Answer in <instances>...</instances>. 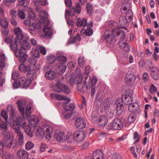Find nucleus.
I'll return each instance as SVG.
<instances>
[{
  "label": "nucleus",
  "mask_w": 159,
  "mask_h": 159,
  "mask_svg": "<svg viewBox=\"0 0 159 159\" xmlns=\"http://www.w3.org/2000/svg\"><path fill=\"white\" fill-rule=\"evenodd\" d=\"M135 80V78L134 76L131 75H126V81L129 85L132 86Z\"/></svg>",
  "instance_id": "nucleus-35"
},
{
  "label": "nucleus",
  "mask_w": 159,
  "mask_h": 159,
  "mask_svg": "<svg viewBox=\"0 0 159 159\" xmlns=\"http://www.w3.org/2000/svg\"><path fill=\"white\" fill-rule=\"evenodd\" d=\"M93 25L92 22H90L87 25V29H85L84 28L82 29L80 31L81 33L85 34L88 36H90L93 34V31L91 29Z\"/></svg>",
  "instance_id": "nucleus-13"
},
{
  "label": "nucleus",
  "mask_w": 159,
  "mask_h": 159,
  "mask_svg": "<svg viewBox=\"0 0 159 159\" xmlns=\"http://www.w3.org/2000/svg\"><path fill=\"white\" fill-rule=\"evenodd\" d=\"M136 118L135 114L134 113H131L128 116V121L129 123H132L135 120Z\"/></svg>",
  "instance_id": "nucleus-50"
},
{
  "label": "nucleus",
  "mask_w": 159,
  "mask_h": 159,
  "mask_svg": "<svg viewBox=\"0 0 159 159\" xmlns=\"http://www.w3.org/2000/svg\"><path fill=\"white\" fill-rule=\"evenodd\" d=\"M28 13L30 19L32 20H34L36 16L35 15L32 9L30 8L28 10Z\"/></svg>",
  "instance_id": "nucleus-56"
},
{
  "label": "nucleus",
  "mask_w": 159,
  "mask_h": 159,
  "mask_svg": "<svg viewBox=\"0 0 159 159\" xmlns=\"http://www.w3.org/2000/svg\"><path fill=\"white\" fill-rule=\"evenodd\" d=\"M48 13L44 11H42L40 12L39 16L41 18V19L43 20L46 19L48 17Z\"/></svg>",
  "instance_id": "nucleus-51"
},
{
  "label": "nucleus",
  "mask_w": 159,
  "mask_h": 159,
  "mask_svg": "<svg viewBox=\"0 0 159 159\" xmlns=\"http://www.w3.org/2000/svg\"><path fill=\"white\" fill-rule=\"evenodd\" d=\"M87 20L85 18H78L76 21V25L78 27H85L87 25Z\"/></svg>",
  "instance_id": "nucleus-33"
},
{
  "label": "nucleus",
  "mask_w": 159,
  "mask_h": 159,
  "mask_svg": "<svg viewBox=\"0 0 159 159\" xmlns=\"http://www.w3.org/2000/svg\"><path fill=\"white\" fill-rule=\"evenodd\" d=\"M85 136L86 134L83 131H76L73 135L71 132L70 131L67 133L66 139L69 143L71 142L72 140H74L76 142L79 143L84 140Z\"/></svg>",
  "instance_id": "nucleus-1"
},
{
  "label": "nucleus",
  "mask_w": 159,
  "mask_h": 159,
  "mask_svg": "<svg viewBox=\"0 0 159 159\" xmlns=\"http://www.w3.org/2000/svg\"><path fill=\"white\" fill-rule=\"evenodd\" d=\"M17 155L19 159H28L29 156L28 152L22 149L19 150L17 151Z\"/></svg>",
  "instance_id": "nucleus-17"
},
{
  "label": "nucleus",
  "mask_w": 159,
  "mask_h": 159,
  "mask_svg": "<svg viewBox=\"0 0 159 159\" xmlns=\"http://www.w3.org/2000/svg\"><path fill=\"white\" fill-rule=\"evenodd\" d=\"M110 105L109 101L108 100V99L104 100L103 104L104 109L106 110H107L110 107Z\"/></svg>",
  "instance_id": "nucleus-54"
},
{
  "label": "nucleus",
  "mask_w": 159,
  "mask_h": 159,
  "mask_svg": "<svg viewBox=\"0 0 159 159\" xmlns=\"http://www.w3.org/2000/svg\"><path fill=\"white\" fill-rule=\"evenodd\" d=\"M83 80L82 76H75V78H72L70 79V83L71 85L75 83H77V86L78 85H81Z\"/></svg>",
  "instance_id": "nucleus-29"
},
{
  "label": "nucleus",
  "mask_w": 159,
  "mask_h": 159,
  "mask_svg": "<svg viewBox=\"0 0 159 159\" xmlns=\"http://www.w3.org/2000/svg\"><path fill=\"white\" fill-rule=\"evenodd\" d=\"M15 34L17 36L16 37H18L19 39H20L25 37L23 36L22 33V30L20 28H16L14 29Z\"/></svg>",
  "instance_id": "nucleus-40"
},
{
  "label": "nucleus",
  "mask_w": 159,
  "mask_h": 159,
  "mask_svg": "<svg viewBox=\"0 0 159 159\" xmlns=\"http://www.w3.org/2000/svg\"><path fill=\"white\" fill-rule=\"evenodd\" d=\"M32 107V106L31 104L29 105H28L26 107L25 111V115L27 117H29L31 114V110Z\"/></svg>",
  "instance_id": "nucleus-49"
},
{
  "label": "nucleus",
  "mask_w": 159,
  "mask_h": 159,
  "mask_svg": "<svg viewBox=\"0 0 159 159\" xmlns=\"http://www.w3.org/2000/svg\"><path fill=\"white\" fill-rule=\"evenodd\" d=\"M70 99L67 98L66 102H63V108L65 111H71L75 108V106L73 104H70L69 105H68V102H70Z\"/></svg>",
  "instance_id": "nucleus-18"
},
{
  "label": "nucleus",
  "mask_w": 159,
  "mask_h": 159,
  "mask_svg": "<svg viewBox=\"0 0 159 159\" xmlns=\"http://www.w3.org/2000/svg\"><path fill=\"white\" fill-rule=\"evenodd\" d=\"M139 106L137 102H133L130 104L129 107V110L130 111H136Z\"/></svg>",
  "instance_id": "nucleus-39"
},
{
  "label": "nucleus",
  "mask_w": 159,
  "mask_h": 159,
  "mask_svg": "<svg viewBox=\"0 0 159 159\" xmlns=\"http://www.w3.org/2000/svg\"><path fill=\"white\" fill-rule=\"evenodd\" d=\"M65 63L63 62L61 63L60 62L59 63H58L57 65V67H58V69H57L58 71L61 73H63L65 72L66 68V67Z\"/></svg>",
  "instance_id": "nucleus-37"
},
{
  "label": "nucleus",
  "mask_w": 159,
  "mask_h": 159,
  "mask_svg": "<svg viewBox=\"0 0 159 159\" xmlns=\"http://www.w3.org/2000/svg\"><path fill=\"white\" fill-rule=\"evenodd\" d=\"M109 27L111 28L112 30L111 31L116 32L118 31L119 28V26L118 25V23L113 20H111L108 23Z\"/></svg>",
  "instance_id": "nucleus-25"
},
{
  "label": "nucleus",
  "mask_w": 159,
  "mask_h": 159,
  "mask_svg": "<svg viewBox=\"0 0 159 159\" xmlns=\"http://www.w3.org/2000/svg\"><path fill=\"white\" fill-rule=\"evenodd\" d=\"M122 100L127 105L130 104L133 101L132 97L129 95H124L122 97Z\"/></svg>",
  "instance_id": "nucleus-32"
},
{
  "label": "nucleus",
  "mask_w": 159,
  "mask_h": 159,
  "mask_svg": "<svg viewBox=\"0 0 159 159\" xmlns=\"http://www.w3.org/2000/svg\"><path fill=\"white\" fill-rule=\"evenodd\" d=\"M43 128L44 134H46V137L49 139L52 137L51 134L53 130L52 127L46 124H44L43 125Z\"/></svg>",
  "instance_id": "nucleus-15"
},
{
  "label": "nucleus",
  "mask_w": 159,
  "mask_h": 159,
  "mask_svg": "<svg viewBox=\"0 0 159 159\" xmlns=\"http://www.w3.org/2000/svg\"><path fill=\"white\" fill-rule=\"evenodd\" d=\"M125 17L126 18H128L129 22H130L132 20L133 16V14L132 11L130 10H128L126 12Z\"/></svg>",
  "instance_id": "nucleus-44"
},
{
  "label": "nucleus",
  "mask_w": 159,
  "mask_h": 159,
  "mask_svg": "<svg viewBox=\"0 0 159 159\" xmlns=\"http://www.w3.org/2000/svg\"><path fill=\"white\" fill-rule=\"evenodd\" d=\"M56 76V73L52 70L47 71L45 75V78L47 80H54Z\"/></svg>",
  "instance_id": "nucleus-23"
},
{
  "label": "nucleus",
  "mask_w": 159,
  "mask_h": 159,
  "mask_svg": "<svg viewBox=\"0 0 159 159\" xmlns=\"http://www.w3.org/2000/svg\"><path fill=\"white\" fill-rule=\"evenodd\" d=\"M34 129L36 132V133L41 136L44 134V131L43 128V125L42 127H40L38 126H36L34 127Z\"/></svg>",
  "instance_id": "nucleus-38"
},
{
  "label": "nucleus",
  "mask_w": 159,
  "mask_h": 159,
  "mask_svg": "<svg viewBox=\"0 0 159 159\" xmlns=\"http://www.w3.org/2000/svg\"><path fill=\"white\" fill-rule=\"evenodd\" d=\"M27 76L29 80H32L35 79L37 76V74L35 70L32 69L29 70L27 72Z\"/></svg>",
  "instance_id": "nucleus-26"
},
{
  "label": "nucleus",
  "mask_w": 159,
  "mask_h": 159,
  "mask_svg": "<svg viewBox=\"0 0 159 159\" xmlns=\"http://www.w3.org/2000/svg\"><path fill=\"white\" fill-rule=\"evenodd\" d=\"M129 2H127L125 3H124V5H123L121 8V13H126L125 11H126L127 9V6H129Z\"/></svg>",
  "instance_id": "nucleus-55"
},
{
  "label": "nucleus",
  "mask_w": 159,
  "mask_h": 159,
  "mask_svg": "<svg viewBox=\"0 0 159 159\" xmlns=\"http://www.w3.org/2000/svg\"><path fill=\"white\" fill-rule=\"evenodd\" d=\"M50 97L52 98H55L56 99L60 101H66L67 100V98L66 97L56 93L51 94Z\"/></svg>",
  "instance_id": "nucleus-36"
},
{
  "label": "nucleus",
  "mask_w": 159,
  "mask_h": 159,
  "mask_svg": "<svg viewBox=\"0 0 159 159\" xmlns=\"http://www.w3.org/2000/svg\"><path fill=\"white\" fill-rule=\"evenodd\" d=\"M0 24L1 26L4 28H7L8 27V22L5 18H2L1 20Z\"/></svg>",
  "instance_id": "nucleus-47"
},
{
  "label": "nucleus",
  "mask_w": 159,
  "mask_h": 159,
  "mask_svg": "<svg viewBox=\"0 0 159 159\" xmlns=\"http://www.w3.org/2000/svg\"><path fill=\"white\" fill-rule=\"evenodd\" d=\"M116 34L117 36H119L120 35L121 40H120L125 41L124 39L125 38V35L122 30H119L118 31H116Z\"/></svg>",
  "instance_id": "nucleus-57"
},
{
  "label": "nucleus",
  "mask_w": 159,
  "mask_h": 159,
  "mask_svg": "<svg viewBox=\"0 0 159 159\" xmlns=\"http://www.w3.org/2000/svg\"><path fill=\"white\" fill-rule=\"evenodd\" d=\"M93 80L88 81V84H87V89H90L91 88V94L92 96H93L96 92L95 85L97 80L96 77H93Z\"/></svg>",
  "instance_id": "nucleus-8"
},
{
  "label": "nucleus",
  "mask_w": 159,
  "mask_h": 159,
  "mask_svg": "<svg viewBox=\"0 0 159 159\" xmlns=\"http://www.w3.org/2000/svg\"><path fill=\"white\" fill-rule=\"evenodd\" d=\"M103 154L102 151L99 150L95 151L93 153V159H103Z\"/></svg>",
  "instance_id": "nucleus-27"
},
{
  "label": "nucleus",
  "mask_w": 159,
  "mask_h": 159,
  "mask_svg": "<svg viewBox=\"0 0 159 159\" xmlns=\"http://www.w3.org/2000/svg\"><path fill=\"white\" fill-rule=\"evenodd\" d=\"M29 26V30L31 32L34 31L37 28V25L34 23H32V24L30 23Z\"/></svg>",
  "instance_id": "nucleus-58"
},
{
  "label": "nucleus",
  "mask_w": 159,
  "mask_h": 159,
  "mask_svg": "<svg viewBox=\"0 0 159 159\" xmlns=\"http://www.w3.org/2000/svg\"><path fill=\"white\" fill-rule=\"evenodd\" d=\"M107 118L105 116H99L98 119V124L101 126H105L107 123Z\"/></svg>",
  "instance_id": "nucleus-24"
},
{
  "label": "nucleus",
  "mask_w": 159,
  "mask_h": 159,
  "mask_svg": "<svg viewBox=\"0 0 159 159\" xmlns=\"http://www.w3.org/2000/svg\"><path fill=\"white\" fill-rule=\"evenodd\" d=\"M75 124L78 129H82L86 126V123L82 117H79L76 119Z\"/></svg>",
  "instance_id": "nucleus-14"
},
{
  "label": "nucleus",
  "mask_w": 159,
  "mask_h": 159,
  "mask_svg": "<svg viewBox=\"0 0 159 159\" xmlns=\"http://www.w3.org/2000/svg\"><path fill=\"white\" fill-rule=\"evenodd\" d=\"M19 110L23 117L25 116L24 110L26 102L24 100H19L17 102Z\"/></svg>",
  "instance_id": "nucleus-12"
},
{
  "label": "nucleus",
  "mask_w": 159,
  "mask_h": 159,
  "mask_svg": "<svg viewBox=\"0 0 159 159\" xmlns=\"http://www.w3.org/2000/svg\"><path fill=\"white\" fill-rule=\"evenodd\" d=\"M81 9L80 5L79 3H77L76 6L75 8H70V10H67L65 11V16L66 18L67 16H74L76 12L79 14L81 12Z\"/></svg>",
  "instance_id": "nucleus-5"
},
{
  "label": "nucleus",
  "mask_w": 159,
  "mask_h": 159,
  "mask_svg": "<svg viewBox=\"0 0 159 159\" xmlns=\"http://www.w3.org/2000/svg\"><path fill=\"white\" fill-rule=\"evenodd\" d=\"M5 59V56L3 54L0 52V86H2L4 82V80L1 78L2 75V68L5 66L4 61Z\"/></svg>",
  "instance_id": "nucleus-9"
},
{
  "label": "nucleus",
  "mask_w": 159,
  "mask_h": 159,
  "mask_svg": "<svg viewBox=\"0 0 159 159\" xmlns=\"http://www.w3.org/2000/svg\"><path fill=\"white\" fill-rule=\"evenodd\" d=\"M120 155L118 153H114L112 155V159H121Z\"/></svg>",
  "instance_id": "nucleus-63"
},
{
  "label": "nucleus",
  "mask_w": 159,
  "mask_h": 159,
  "mask_svg": "<svg viewBox=\"0 0 159 159\" xmlns=\"http://www.w3.org/2000/svg\"><path fill=\"white\" fill-rule=\"evenodd\" d=\"M116 110L117 114L118 115L121 114L124 110V107L123 104H120L119 103L117 104L116 107Z\"/></svg>",
  "instance_id": "nucleus-48"
},
{
  "label": "nucleus",
  "mask_w": 159,
  "mask_h": 159,
  "mask_svg": "<svg viewBox=\"0 0 159 159\" xmlns=\"http://www.w3.org/2000/svg\"><path fill=\"white\" fill-rule=\"evenodd\" d=\"M18 125L19 129H20V127L23 125V127L24 131L26 134L30 137H32L33 136L32 133L31 131V129L30 126L27 124L25 121V116L22 117H18L17 118V122L14 125Z\"/></svg>",
  "instance_id": "nucleus-3"
},
{
  "label": "nucleus",
  "mask_w": 159,
  "mask_h": 159,
  "mask_svg": "<svg viewBox=\"0 0 159 159\" xmlns=\"http://www.w3.org/2000/svg\"><path fill=\"white\" fill-rule=\"evenodd\" d=\"M36 48L39 50L40 52L43 55H45L47 53V50L44 47L41 45H38Z\"/></svg>",
  "instance_id": "nucleus-52"
},
{
  "label": "nucleus",
  "mask_w": 159,
  "mask_h": 159,
  "mask_svg": "<svg viewBox=\"0 0 159 159\" xmlns=\"http://www.w3.org/2000/svg\"><path fill=\"white\" fill-rule=\"evenodd\" d=\"M34 146V144L32 142L28 141L25 144V147L27 150H30L33 148Z\"/></svg>",
  "instance_id": "nucleus-53"
},
{
  "label": "nucleus",
  "mask_w": 159,
  "mask_h": 159,
  "mask_svg": "<svg viewBox=\"0 0 159 159\" xmlns=\"http://www.w3.org/2000/svg\"><path fill=\"white\" fill-rule=\"evenodd\" d=\"M7 120H2L0 118V127L4 129L2 132V134L6 138H9L11 137L12 134L9 131L7 127Z\"/></svg>",
  "instance_id": "nucleus-4"
},
{
  "label": "nucleus",
  "mask_w": 159,
  "mask_h": 159,
  "mask_svg": "<svg viewBox=\"0 0 159 159\" xmlns=\"http://www.w3.org/2000/svg\"><path fill=\"white\" fill-rule=\"evenodd\" d=\"M12 128L15 130V132L17 134L18 137V143L20 145H22L24 143V136L23 133L19 129L18 125H11Z\"/></svg>",
  "instance_id": "nucleus-10"
},
{
  "label": "nucleus",
  "mask_w": 159,
  "mask_h": 159,
  "mask_svg": "<svg viewBox=\"0 0 159 159\" xmlns=\"http://www.w3.org/2000/svg\"><path fill=\"white\" fill-rule=\"evenodd\" d=\"M120 48L125 52H129L130 50V47L129 44L125 41L120 40L119 43Z\"/></svg>",
  "instance_id": "nucleus-22"
},
{
  "label": "nucleus",
  "mask_w": 159,
  "mask_h": 159,
  "mask_svg": "<svg viewBox=\"0 0 159 159\" xmlns=\"http://www.w3.org/2000/svg\"><path fill=\"white\" fill-rule=\"evenodd\" d=\"M149 91L152 94H153L157 92V89L154 85L152 84L150 88Z\"/></svg>",
  "instance_id": "nucleus-61"
},
{
  "label": "nucleus",
  "mask_w": 159,
  "mask_h": 159,
  "mask_svg": "<svg viewBox=\"0 0 159 159\" xmlns=\"http://www.w3.org/2000/svg\"><path fill=\"white\" fill-rule=\"evenodd\" d=\"M39 121V118L35 116H34L30 117L29 123L31 126L34 127L36 125Z\"/></svg>",
  "instance_id": "nucleus-31"
},
{
  "label": "nucleus",
  "mask_w": 159,
  "mask_h": 159,
  "mask_svg": "<svg viewBox=\"0 0 159 159\" xmlns=\"http://www.w3.org/2000/svg\"><path fill=\"white\" fill-rule=\"evenodd\" d=\"M90 68V67L89 66H86L85 68L84 75V79L85 80V81H84L85 84L86 82L87 83L88 81L93 80L91 79L90 76L89 75H88V74L89 73Z\"/></svg>",
  "instance_id": "nucleus-34"
},
{
  "label": "nucleus",
  "mask_w": 159,
  "mask_h": 159,
  "mask_svg": "<svg viewBox=\"0 0 159 159\" xmlns=\"http://www.w3.org/2000/svg\"><path fill=\"white\" fill-rule=\"evenodd\" d=\"M63 114L65 118L68 119L70 117L71 115V112L65 111Z\"/></svg>",
  "instance_id": "nucleus-64"
},
{
  "label": "nucleus",
  "mask_w": 159,
  "mask_h": 159,
  "mask_svg": "<svg viewBox=\"0 0 159 159\" xmlns=\"http://www.w3.org/2000/svg\"><path fill=\"white\" fill-rule=\"evenodd\" d=\"M19 76V74L17 71H15L13 72L11 77L13 80H16Z\"/></svg>",
  "instance_id": "nucleus-60"
},
{
  "label": "nucleus",
  "mask_w": 159,
  "mask_h": 159,
  "mask_svg": "<svg viewBox=\"0 0 159 159\" xmlns=\"http://www.w3.org/2000/svg\"><path fill=\"white\" fill-rule=\"evenodd\" d=\"M84 81H85V79H84V84L86 85V88H85L84 86H83L82 85V84H81V85H78V86H77L78 90L81 92L83 93H85L86 92L87 89H87L86 84H88V82H86L85 84Z\"/></svg>",
  "instance_id": "nucleus-46"
},
{
  "label": "nucleus",
  "mask_w": 159,
  "mask_h": 159,
  "mask_svg": "<svg viewBox=\"0 0 159 159\" xmlns=\"http://www.w3.org/2000/svg\"><path fill=\"white\" fill-rule=\"evenodd\" d=\"M16 57H18L19 61L21 62H24L28 57L27 55L22 50H20L18 53L15 55Z\"/></svg>",
  "instance_id": "nucleus-19"
},
{
  "label": "nucleus",
  "mask_w": 159,
  "mask_h": 159,
  "mask_svg": "<svg viewBox=\"0 0 159 159\" xmlns=\"http://www.w3.org/2000/svg\"><path fill=\"white\" fill-rule=\"evenodd\" d=\"M78 61L80 67L83 68L86 61L84 57L82 56H80L78 59Z\"/></svg>",
  "instance_id": "nucleus-43"
},
{
  "label": "nucleus",
  "mask_w": 159,
  "mask_h": 159,
  "mask_svg": "<svg viewBox=\"0 0 159 159\" xmlns=\"http://www.w3.org/2000/svg\"><path fill=\"white\" fill-rule=\"evenodd\" d=\"M115 32L112 31H106L104 33V38L106 42L111 44L114 41H116L114 34Z\"/></svg>",
  "instance_id": "nucleus-11"
},
{
  "label": "nucleus",
  "mask_w": 159,
  "mask_h": 159,
  "mask_svg": "<svg viewBox=\"0 0 159 159\" xmlns=\"http://www.w3.org/2000/svg\"><path fill=\"white\" fill-rule=\"evenodd\" d=\"M1 156L3 159H11L12 156L8 152H4L3 150L0 152Z\"/></svg>",
  "instance_id": "nucleus-41"
},
{
  "label": "nucleus",
  "mask_w": 159,
  "mask_h": 159,
  "mask_svg": "<svg viewBox=\"0 0 159 159\" xmlns=\"http://www.w3.org/2000/svg\"><path fill=\"white\" fill-rule=\"evenodd\" d=\"M43 30L45 33V35L48 36H50L52 33V29L47 26H45L43 28Z\"/></svg>",
  "instance_id": "nucleus-45"
},
{
  "label": "nucleus",
  "mask_w": 159,
  "mask_h": 159,
  "mask_svg": "<svg viewBox=\"0 0 159 159\" xmlns=\"http://www.w3.org/2000/svg\"><path fill=\"white\" fill-rule=\"evenodd\" d=\"M65 137L64 134L62 132H60L57 134L56 139L57 141L59 142H62L64 140Z\"/></svg>",
  "instance_id": "nucleus-42"
},
{
  "label": "nucleus",
  "mask_w": 159,
  "mask_h": 159,
  "mask_svg": "<svg viewBox=\"0 0 159 159\" xmlns=\"http://www.w3.org/2000/svg\"><path fill=\"white\" fill-rule=\"evenodd\" d=\"M18 83L19 85L27 88L31 84V80L25 77H22L20 79Z\"/></svg>",
  "instance_id": "nucleus-16"
},
{
  "label": "nucleus",
  "mask_w": 159,
  "mask_h": 159,
  "mask_svg": "<svg viewBox=\"0 0 159 159\" xmlns=\"http://www.w3.org/2000/svg\"><path fill=\"white\" fill-rule=\"evenodd\" d=\"M56 82L55 84L51 86L53 90L58 93L63 92L66 94H69L70 90L68 87L62 84L61 80L59 79L56 80Z\"/></svg>",
  "instance_id": "nucleus-2"
},
{
  "label": "nucleus",
  "mask_w": 159,
  "mask_h": 159,
  "mask_svg": "<svg viewBox=\"0 0 159 159\" xmlns=\"http://www.w3.org/2000/svg\"><path fill=\"white\" fill-rule=\"evenodd\" d=\"M109 129L119 130L123 127V124L121 120L118 119H116L108 125Z\"/></svg>",
  "instance_id": "nucleus-7"
},
{
  "label": "nucleus",
  "mask_w": 159,
  "mask_h": 159,
  "mask_svg": "<svg viewBox=\"0 0 159 159\" xmlns=\"http://www.w3.org/2000/svg\"><path fill=\"white\" fill-rule=\"evenodd\" d=\"M56 58L57 61L63 63H66L67 61V58L65 56V54L61 51L57 52Z\"/></svg>",
  "instance_id": "nucleus-20"
},
{
  "label": "nucleus",
  "mask_w": 159,
  "mask_h": 159,
  "mask_svg": "<svg viewBox=\"0 0 159 159\" xmlns=\"http://www.w3.org/2000/svg\"><path fill=\"white\" fill-rule=\"evenodd\" d=\"M27 67L23 64H21L19 66V70L22 72H25L27 71Z\"/></svg>",
  "instance_id": "nucleus-62"
},
{
  "label": "nucleus",
  "mask_w": 159,
  "mask_h": 159,
  "mask_svg": "<svg viewBox=\"0 0 159 159\" xmlns=\"http://www.w3.org/2000/svg\"><path fill=\"white\" fill-rule=\"evenodd\" d=\"M86 9L88 13L91 14L93 11L92 6L89 3H87Z\"/></svg>",
  "instance_id": "nucleus-59"
},
{
  "label": "nucleus",
  "mask_w": 159,
  "mask_h": 159,
  "mask_svg": "<svg viewBox=\"0 0 159 159\" xmlns=\"http://www.w3.org/2000/svg\"><path fill=\"white\" fill-rule=\"evenodd\" d=\"M18 38V37H16L15 39V42H13L10 45V47L11 49L14 52L15 54L17 53V51L18 50V43H19Z\"/></svg>",
  "instance_id": "nucleus-28"
},
{
  "label": "nucleus",
  "mask_w": 159,
  "mask_h": 159,
  "mask_svg": "<svg viewBox=\"0 0 159 159\" xmlns=\"http://www.w3.org/2000/svg\"><path fill=\"white\" fill-rule=\"evenodd\" d=\"M29 39L28 36H26L20 39H19V43L21 45L20 50H26L30 49L31 45L28 43V40Z\"/></svg>",
  "instance_id": "nucleus-6"
},
{
  "label": "nucleus",
  "mask_w": 159,
  "mask_h": 159,
  "mask_svg": "<svg viewBox=\"0 0 159 159\" xmlns=\"http://www.w3.org/2000/svg\"><path fill=\"white\" fill-rule=\"evenodd\" d=\"M129 20L125 17L120 16L119 18V23L120 25L119 28H124L127 24L129 22Z\"/></svg>",
  "instance_id": "nucleus-30"
},
{
  "label": "nucleus",
  "mask_w": 159,
  "mask_h": 159,
  "mask_svg": "<svg viewBox=\"0 0 159 159\" xmlns=\"http://www.w3.org/2000/svg\"><path fill=\"white\" fill-rule=\"evenodd\" d=\"M151 74L152 76L155 80L159 79V70L155 67H153L151 69Z\"/></svg>",
  "instance_id": "nucleus-21"
}]
</instances>
